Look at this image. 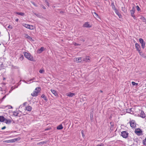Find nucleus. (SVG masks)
<instances>
[{
  "label": "nucleus",
  "instance_id": "8",
  "mask_svg": "<svg viewBox=\"0 0 146 146\" xmlns=\"http://www.w3.org/2000/svg\"><path fill=\"white\" fill-rule=\"evenodd\" d=\"M135 133L138 135H140L141 133H142V131L139 128H137L135 129Z\"/></svg>",
  "mask_w": 146,
  "mask_h": 146
},
{
  "label": "nucleus",
  "instance_id": "40",
  "mask_svg": "<svg viewBox=\"0 0 146 146\" xmlns=\"http://www.w3.org/2000/svg\"><path fill=\"white\" fill-rule=\"evenodd\" d=\"M31 3L33 5H34L35 6V7H37V5H36V4L35 3H34V2H33V1H31Z\"/></svg>",
  "mask_w": 146,
  "mask_h": 146
},
{
  "label": "nucleus",
  "instance_id": "57",
  "mask_svg": "<svg viewBox=\"0 0 146 146\" xmlns=\"http://www.w3.org/2000/svg\"><path fill=\"white\" fill-rule=\"evenodd\" d=\"M14 88H13V87H12L11 88V90H12L14 89Z\"/></svg>",
  "mask_w": 146,
  "mask_h": 146
},
{
  "label": "nucleus",
  "instance_id": "51",
  "mask_svg": "<svg viewBox=\"0 0 146 146\" xmlns=\"http://www.w3.org/2000/svg\"><path fill=\"white\" fill-rule=\"evenodd\" d=\"M93 113H90V118H91L92 117H93Z\"/></svg>",
  "mask_w": 146,
  "mask_h": 146
},
{
  "label": "nucleus",
  "instance_id": "26",
  "mask_svg": "<svg viewBox=\"0 0 146 146\" xmlns=\"http://www.w3.org/2000/svg\"><path fill=\"white\" fill-rule=\"evenodd\" d=\"M140 19L142 20L143 22L146 23V19L144 17L142 16L140 18Z\"/></svg>",
  "mask_w": 146,
  "mask_h": 146
},
{
  "label": "nucleus",
  "instance_id": "25",
  "mask_svg": "<svg viewBox=\"0 0 146 146\" xmlns=\"http://www.w3.org/2000/svg\"><path fill=\"white\" fill-rule=\"evenodd\" d=\"M63 127L62 124L58 126L57 127V129L60 130L61 129H63Z\"/></svg>",
  "mask_w": 146,
  "mask_h": 146
},
{
  "label": "nucleus",
  "instance_id": "17",
  "mask_svg": "<svg viewBox=\"0 0 146 146\" xmlns=\"http://www.w3.org/2000/svg\"><path fill=\"white\" fill-rule=\"evenodd\" d=\"M38 92H36L35 91L33 93L31 94V95L33 96H36L38 95Z\"/></svg>",
  "mask_w": 146,
  "mask_h": 146
},
{
  "label": "nucleus",
  "instance_id": "42",
  "mask_svg": "<svg viewBox=\"0 0 146 146\" xmlns=\"http://www.w3.org/2000/svg\"><path fill=\"white\" fill-rule=\"evenodd\" d=\"M34 14L38 17H40L41 16L39 14H37L36 13H34Z\"/></svg>",
  "mask_w": 146,
  "mask_h": 146
},
{
  "label": "nucleus",
  "instance_id": "20",
  "mask_svg": "<svg viewBox=\"0 0 146 146\" xmlns=\"http://www.w3.org/2000/svg\"><path fill=\"white\" fill-rule=\"evenodd\" d=\"M5 123L7 124H10L11 122V121L10 119H5Z\"/></svg>",
  "mask_w": 146,
  "mask_h": 146
},
{
  "label": "nucleus",
  "instance_id": "16",
  "mask_svg": "<svg viewBox=\"0 0 146 146\" xmlns=\"http://www.w3.org/2000/svg\"><path fill=\"white\" fill-rule=\"evenodd\" d=\"M134 110V108H131L130 109H127V111L128 113H129L131 114H132V113H131V112H133V110Z\"/></svg>",
  "mask_w": 146,
  "mask_h": 146
},
{
  "label": "nucleus",
  "instance_id": "64",
  "mask_svg": "<svg viewBox=\"0 0 146 146\" xmlns=\"http://www.w3.org/2000/svg\"><path fill=\"white\" fill-rule=\"evenodd\" d=\"M48 130V129H46L45 130Z\"/></svg>",
  "mask_w": 146,
  "mask_h": 146
},
{
  "label": "nucleus",
  "instance_id": "54",
  "mask_svg": "<svg viewBox=\"0 0 146 146\" xmlns=\"http://www.w3.org/2000/svg\"><path fill=\"white\" fill-rule=\"evenodd\" d=\"M80 40L82 41L83 42H84L85 41V40L83 39H80Z\"/></svg>",
  "mask_w": 146,
  "mask_h": 146
},
{
  "label": "nucleus",
  "instance_id": "32",
  "mask_svg": "<svg viewBox=\"0 0 146 146\" xmlns=\"http://www.w3.org/2000/svg\"><path fill=\"white\" fill-rule=\"evenodd\" d=\"M40 88L37 87L36 88L35 91L36 92H38V93L40 91Z\"/></svg>",
  "mask_w": 146,
  "mask_h": 146
},
{
  "label": "nucleus",
  "instance_id": "5",
  "mask_svg": "<svg viewBox=\"0 0 146 146\" xmlns=\"http://www.w3.org/2000/svg\"><path fill=\"white\" fill-rule=\"evenodd\" d=\"M23 26L26 28L30 29L32 30L33 29L34 27L33 25H30L27 24H23Z\"/></svg>",
  "mask_w": 146,
  "mask_h": 146
},
{
  "label": "nucleus",
  "instance_id": "14",
  "mask_svg": "<svg viewBox=\"0 0 146 146\" xmlns=\"http://www.w3.org/2000/svg\"><path fill=\"white\" fill-rule=\"evenodd\" d=\"M114 11L116 14L119 16V18H120L121 16V14L119 13L117 9H115V10H114Z\"/></svg>",
  "mask_w": 146,
  "mask_h": 146
},
{
  "label": "nucleus",
  "instance_id": "47",
  "mask_svg": "<svg viewBox=\"0 0 146 146\" xmlns=\"http://www.w3.org/2000/svg\"><path fill=\"white\" fill-rule=\"evenodd\" d=\"M74 45L75 46H80V44H79L78 43H74Z\"/></svg>",
  "mask_w": 146,
  "mask_h": 146
},
{
  "label": "nucleus",
  "instance_id": "36",
  "mask_svg": "<svg viewBox=\"0 0 146 146\" xmlns=\"http://www.w3.org/2000/svg\"><path fill=\"white\" fill-rule=\"evenodd\" d=\"M131 84L133 86H137L138 85V83H136L134 82H131Z\"/></svg>",
  "mask_w": 146,
  "mask_h": 146
},
{
  "label": "nucleus",
  "instance_id": "23",
  "mask_svg": "<svg viewBox=\"0 0 146 146\" xmlns=\"http://www.w3.org/2000/svg\"><path fill=\"white\" fill-rule=\"evenodd\" d=\"M111 6L112 7V9L114 10H115V9H116V8L115 7V6L114 5V2H112L111 3Z\"/></svg>",
  "mask_w": 146,
  "mask_h": 146
},
{
  "label": "nucleus",
  "instance_id": "28",
  "mask_svg": "<svg viewBox=\"0 0 146 146\" xmlns=\"http://www.w3.org/2000/svg\"><path fill=\"white\" fill-rule=\"evenodd\" d=\"M16 14L21 16H23L24 15V13L22 12H16Z\"/></svg>",
  "mask_w": 146,
  "mask_h": 146
},
{
  "label": "nucleus",
  "instance_id": "44",
  "mask_svg": "<svg viewBox=\"0 0 146 146\" xmlns=\"http://www.w3.org/2000/svg\"><path fill=\"white\" fill-rule=\"evenodd\" d=\"M13 68H14L15 69H18L19 68L18 66H13Z\"/></svg>",
  "mask_w": 146,
  "mask_h": 146
},
{
  "label": "nucleus",
  "instance_id": "27",
  "mask_svg": "<svg viewBox=\"0 0 146 146\" xmlns=\"http://www.w3.org/2000/svg\"><path fill=\"white\" fill-rule=\"evenodd\" d=\"M93 15L95 18H99V17L98 15L96 12H94Z\"/></svg>",
  "mask_w": 146,
  "mask_h": 146
},
{
  "label": "nucleus",
  "instance_id": "29",
  "mask_svg": "<svg viewBox=\"0 0 146 146\" xmlns=\"http://www.w3.org/2000/svg\"><path fill=\"white\" fill-rule=\"evenodd\" d=\"M44 1L45 3L46 4V5L48 7L50 6V4L48 2L47 0H44Z\"/></svg>",
  "mask_w": 146,
  "mask_h": 146
},
{
  "label": "nucleus",
  "instance_id": "22",
  "mask_svg": "<svg viewBox=\"0 0 146 146\" xmlns=\"http://www.w3.org/2000/svg\"><path fill=\"white\" fill-rule=\"evenodd\" d=\"M140 116L143 118H144L145 117V114L144 113V112L143 111H141V113L140 114Z\"/></svg>",
  "mask_w": 146,
  "mask_h": 146
},
{
  "label": "nucleus",
  "instance_id": "4",
  "mask_svg": "<svg viewBox=\"0 0 146 146\" xmlns=\"http://www.w3.org/2000/svg\"><path fill=\"white\" fill-rule=\"evenodd\" d=\"M121 135L124 138H126L127 137L128 133L126 131L121 132Z\"/></svg>",
  "mask_w": 146,
  "mask_h": 146
},
{
  "label": "nucleus",
  "instance_id": "30",
  "mask_svg": "<svg viewBox=\"0 0 146 146\" xmlns=\"http://www.w3.org/2000/svg\"><path fill=\"white\" fill-rule=\"evenodd\" d=\"M121 8L122 10L125 13L127 11V10H126L125 7H122Z\"/></svg>",
  "mask_w": 146,
  "mask_h": 146
},
{
  "label": "nucleus",
  "instance_id": "58",
  "mask_svg": "<svg viewBox=\"0 0 146 146\" xmlns=\"http://www.w3.org/2000/svg\"><path fill=\"white\" fill-rule=\"evenodd\" d=\"M83 132H84V131H82V134L83 136V135H83Z\"/></svg>",
  "mask_w": 146,
  "mask_h": 146
},
{
  "label": "nucleus",
  "instance_id": "15",
  "mask_svg": "<svg viewBox=\"0 0 146 146\" xmlns=\"http://www.w3.org/2000/svg\"><path fill=\"white\" fill-rule=\"evenodd\" d=\"M139 55L141 56L142 57L145 58L146 57V56L145 53H143L141 51L138 52Z\"/></svg>",
  "mask_w": 146,
  "mask_h": 146
},
{
  "label": "nucleus",
  "instance_id": "13",
  "mask_svg": "<svg viewBox=\"0 0 146 146\" xmlns=\"http://www.w3.org/2000/svg\"><path fill=\"white\" fill-rule=\"evenodd\" d=\"M51 92L52 93L54 94V95L56 96H58V94L56 91H55L54 90L51 89L50 90Z\"/></svg>",
  "mask_w": 146,
  "mask_h": 146
},
{
  "label": "nucleus",
  "instance_id": "55",
  "mask_svg": "<svg viewBox=\"0 0 146 146\" xmlns=\"http://www.w3.org/2000/svg\"><path fill=\"white\" fill-rule=\"evenodd\" d=\"M64 11H60V13H64Z\"/></svg>",
  "mask_w": 146,
  "mask_h": 146
},
{
  "label": "nucleus",
  "instance_id": "31",
  "mask_svg": "<svg viewBox=\"0 0 146 146\" xmlns=\"http://www.w3.org/2000/svg\"><path fill=\"white\" fill-rule=\"evenodd\" d=\"M143 145L146 146V137L144 140H143Z\"/></svg>",
  "mask_w": 146,
  "mask_h": 146
},
{
  "label": "nucleus",
  "instance_id": "24",
  "mask_svg": "<svg viewBox=\"0 0 146 146\" xmlns=\"http://www.w3.org/2000/svg\"><path fill=\"white\" fill-rule=\"evenodd\" d=\"M44 49V48L43 47H41L39 50H38V52L39 53H41L43 50Z\"/></svg>",
  "mask_w": 146,
  "mask_h": 146
},
{
  "label": "nucleus",
  "instance_id": "48",
  "mask_svg": "<svg viewBox=\"0 0 146 146\" xmlns=\"http://www.w3.org/2000/svg\"><path fill=\"white\" fill-rule=\"evenodd\" d=\"M41 7H42V8L44 9H46V7H44L43 5H41Z\"/></svg>",
  "mask_w": 146,
  "mask_h": 146
},
{
  "label": "nucleus",
  "instance_id": "50",
  "mask_svg": "<svg viewBox=\"0 0 146 146\" xmlns=\"http://www.w3.org/2000/svg\"><path fill=\"white\" fill-rule=\"evenodd\" d=\"M6 128V126H4L3 127H2L1 128V129L2 130H3V129H5Z\"/></svg>",
  "mask_w": 146,
  "mask_h": 146
},
{
  "label": "nucleus",
  "instance_id": "62",
  "mask_svg": "<svg viewBox=\"0 0 146 146\" xmlns=\"http://www.w3.org/2000/svg\"><path fill=\"white\" fill-rule=\"evenodd\" d=\"M5 78H3V80H5Z\"/></svg>",
  "mask_w": 146,
  "mask_h": 146
},
{
  "label": "nucleus",
  "instance_id": "41",
  "mask_svg": "<svg viewBox=\"0 0 146 146\" xmlns=\"http://www.w3.org/2000/svg\"><path fill=\"white\" fill-rule=\"evenodd\" d=\"M136 8L137 10L138 11H140L141 10V9L139 7V6L138 5L137 6H136Z\"/></svg>",
  "mask_w": 146,
  "mask_h": 146
},
{
  "label": "nucleus",
  "instance_id": "37",
  "mask_svg": "<svg viewBox=\"0 0 146 146\" xmlns=\"http://www.w3.org/2000/svg\"><path fill=\"white\" fill-rule=\"evenodd\" d=\"M139 42L141 44L143 43V42H144V41L143 39L141 38H140L139 39Z\"/></svg>",
  "mask_w": 146,
  "mask_h": 146
},
{
  "label": "nucleus",
  "instance_id": "35",
  "mask_svg": "<svg viewBox=\"0 0 146 146\" xmlns=\"http://www.w3.org/2000/svg\"><path fill=\"white\" fill-rule=\"evenodd\" d=\"M141 44V47L143 48H144L145 47V42H144Z\"/></svg>",
  "mask_w": 146,
  "mask_h": 146
},
{
  "label": "nucleus",
  "instance_id": "43",
  "mask_svg": "<svg viewBox=\"0 0 146 146\" xmlns=\"http://www.w3.org/2000/svg\"><path fill=\"white\" fill-rule=\"evenodd\" d=\"M96 146H104V144L102 143L100 144L97 145H96Z\"/></svg>",
  "mask_w": 146,
  "mask_h": 146
},
{
  "label": "nucleus",
  "instance_id": "2",
  "mask_svg": "<svg viewBox=\"0 0 146 146\" xmlns=\"http://www.w3.org/2000/svg\"><path fill=\"white\" fill-rule=\"evenodd\" d=\"M20 139L19 138H15L12 139H10L8 140L5 141H4L7 143H13L15 142L16 141L19 140Z\"/></svg>",
  "mask_w": 146,
  "mask_h": 146
},
{
  "label": "nucleus",
  "instance_id": "3",
  "mask_svg": "<svg viewBox=\"0 0 146 146\" xmlns=\"http://www.w3.org/2000/svg\"><path fill=\"white\" fill-rule=\"evenodd\" d=\"M135 9L134 7H133L132 8V9L131 10H130V13L131 14V16L133 17V18L134 19H135L136 18V17H135V16L134 15V13H135Z\"/></svg>",
  "mask_w": 146,
  "mask_h": 146
},
{
  "label": "nucleus",
  "instance_id": "59",
  "mask_svg": "<svg viewBox=\"0 0 146 146\" xmlns=\"http://www.w3.org/2000/svg\"><path fill=\"white\" fill-rule=\"evenodd\" d=\"M100 92H101V93L103 92V91H102V90H100Z\"/></svg>",
  "mask_w": 146,
  "mask_h": 146
},
{
  "label": "nucleus",
  "instance_id": "46",
  "mask_svg": "<svg viewBox=\"0 0 146 146\" xmlns=\"http://www.w3.org/2000/svg\"><path fill=\"white\" fill-rule=\"evenodd\" d=\"M8 28L9 29H12L13 27L9 25L8 27Z\"/></svg>",
  "mask_w": 146,
  "mask_h": 146
},
{
  "label": "nucleus",
  "instance_id": "45",
  "mask_svg": "<svg viewBox=\"0 0 146 146\" xmlns=\"http://www.w3.org/2000/svg\"><path fill=\"white\" fill-rule=\"evenodd\" d=\"M23 59V56L22 55L20 58V59L21 60H22Z\"/></svg>",
  "mask_w": 146,
  "mask_h": 146
},
{
  "label": "nucleus",
  "instance_id": "61",
  "mask_svg": "<svg viewBox=\"0 0 146 146\" xmlns=\"http://www.w3.org/2000/svg\"><path fill=\"white\" fill-rule=\"evenodd\" d=\"M25 82L26 83H27V82H26V81L25 80H24L23 81Z\"/></svg>",
  "mask_w": 146,
  "mask_h": 146
},
{
  "label": "nucleus",
  "instance_id": "60",
  "mask_svg": "<svg viewBox=\"0 0 146 146\" xmlns=\"http://www.w3.org/2000/svg\"><path fill=\"white\" fill-rule=\"evenodd\" d=\"M32 80H33V79H30V80H29V81H32Z\"/></svg>",
  "mask_w": 146,
  "mask_h": 146
},
{
  "label": "nucleus",
  "instance_id": "10",
  "mask_svg": "<svg viewBox=\"0 0 146 146\" xmlns=\"http://www.w3.org/2000/svg\"><path fill=\"white\" fill-rule=\"evenodd\" d=\"M135 48L138 52H139L140 51L141 47L137 43H136L135 44Z\"/></svg>",
  "mask_w": 146,
  "mask_h": 146
},
{
  "label": "nucleus",
  "instance_id": "52",
  "mask_svg": "<svg viewBox=\"0 0 146 146\" xmlns=\"http://www.w3.org/2000/svg\"><path fill=\"white\" fill-rule=\"evenodd\" d=\"M27 104V102H25L23 104V105L24 106H25Z\"/></svg>",
  "mask_w": 146,
  "mask_h": 146
},
{
  "label": "nucleus",
  "instance_id": "49",
  "mask_svg": "<svg viewBox=\"0 0 146 146\" xmlns=\"http://www.w3.org/2000/svg\"><path fill=\"white\" fill-rule=\"evenodd\" d=\"M6 97V95H5V96H4L3 97V98L1 99V101H3Z\"/></svg>",
  "mask_w": 146,
  "mask_h": 146
},
{
  "label": "nucleus",
  "instance_id": "63",
  "mask_svg": "<svg viewBox=\"0 0 146 146\" xmlns=\"http://www.w3.org/2000/svg\"><path fill=\"white\" fill-rule=\"evenodd\" d=\"M34 78H33V79H32L33 80H34Z\"/></svg>",
  "mask_w": 146,
  "mask_h": 146
},
{
  "label": "nucleus",
  "instance_id": "9",
  "mask_svg": "<svg viewBox=\"0 0 146 146\" xmlns=\"http://www.w3.org/2000/svg\"><path fill=\"white\" fill-rule=\"evenodd\" d=\"M81 59V57L75 58L74 59V61L77 62H81L82 61Z\"/></svg>",
  "mask_w": 146,
  "mask_h": 146
},
{
  "label": "nucleus",
  "instance_id": "11",
  "mask_svg": "<svg viewBox=\"0 0 146 146\" xmlns=\"http://www.w3.org/2000/svg\"><path fill=\"white\" fill-rule=\"evenodd\" d=\"M25 37L26 38H27L29 40L31 41H33V42L35 41L30 36L28 35V34H25Z\"/></svg>",
  "mask_w": 146,
  "mask_h": 146
},
{
  "label": "nucleus",
  "instance_id": "38",
  "mask_svg": "<svg viewBox=\"0 0 146 146\" xmlns=\"http://www.w3.org/2000/svg\"><path fill=\"white\" fill-rule=\"evenodd\" d=\"M18 113L17 111H14L13 112V115L15 116H18Z\"/></svg>",
  "mask_w": 146,
  "mask_h": 146
},
{
  "label": "nucleus",
  "instance_id": "19",
  "mask_svg": "<svg viewBox=\"0 0 146 146\" xmlns=\"http://www.w3.org/2000/svg\"><path fill=\"white\" fill-rule=\"evenodd\" d=\"M5 120V118L3 116H0V121L1 122H4Z\"/></svg>",
  "mask_w": 146,
  "mask_h": 146
},
{
  "label": "nucleus",
  "instance_id": "34",
  "mask_svg": "<svg viewBox=\"0 0 146 146\" xmlns=\"http://www.w3.org/2000/svg\"><path fill=\"white\" fill-rule=\"evenodd\" d=\"M46 143V142L45 141H42L41 142H40L39 143H38V145H42V144H45Z\"/></svg>",
  "mask_w": 146,
  "mask_h": 146
},
{
  "label": "nucleus",
  "instance_id": "53",
  "mask_svg": "<svg viewBox=\"0 0 146 146\" xmlns=\"http://www.w3.org/2000/svg\"><path fill=\"white\" fill-rule=\"evenodd\" d=\"M110 124H111V127H113V123H112V122H110Z\"/></svg>",
  "mask_w": 146,
  "mask_h": 146
},
{
  "label": "nucleus",
  "instance_id": "12",
  "mask_svg": "<svg viewBox=\"0 0 146 146\" xmlns=\"http://www.w3.org/2000/svg\"><path fill=\"white\" fill-rule=\"evenodd\" d=\"M32 109V107L29 106H28L25 107V110L28 111H31Z\"/></svg>",
  "mask_w": 146,
  "mask_h": 146
},
{
  "label": "nucleus",
  "instance_id": "18",
  "mask_svg": "<svg viewBox=\"0 0 146 146\" xmlns=\"http://www.w3.org/2000/svg\"><path fill=\"white\" fill-rule=\"evenodd\" d=\"M67 95L70 97H72L75 95V94L74 93H72L71 92H69L68 93H67Z\"/></svg>",
  "mask_w": 146,
  "mask_h": 146
},
{
  "label": "nucleus",
  "instance_id": "6",
  "mask_svg": "<svg viewBox=\"0 0 146 146\" xmlns=\"http://www.w3.org/2000/svg\"><path fill=\"white\" fill-rule=\"evenodd\" d=\"M131 127L133 128H135L136 126V124L135 122V121L132 120L130 121L129 122Z\"/></svg>",
  "mask_w": 146,
  "mask_h": 146
},
{
  "label": "nucleus",
  "instance_id": "7",
  "mask_svg": "<svg viewBox=\"0 0 146 146\" xmlns=\"http://www.w3.org/2000/svg\"><path fill=\"white\" fill-rule=\"evenodd\" d=\"M82 27H83L90 28L92 27V25L89 23V22H86L83 24Z\"/></svg>",
  "mask_w": 146,
  "mask_h": 146
},
{
  "label": "nucleus",
  "instance_id": "39",
  "mask_svg": "<svg viewBox=\"0 0 146 146\" xmlns=\"http://www.w3.org/2000/svg\"><path fill=\"white\" fill-rule=\"evenodd\" d=\"M44 70L43 69H40L39 71V72L40 73H42L43 72H44Z\"/></svg>",
  "mask_w": 146,
  "mask_h": 146
},
{
  "label": "nucleus",
  "instance_id": "1",
  "mask_svg": "<svg viewBox=\"0 0 146 146\" xmlns=\"http://www.w3.org/2000/svg\"><path fill=\"white\" fill-rule=\"evenodd\" d=\"M23 53L24 56L25 57L30 61H34L33 57L32 56L30 53H28L25 52H24Z\"/></svg>",
  "mask_w": 146,
  "mask_h": 146
},
{
  "label": "nucleus",
  "instance_id": "33",
  "mask_svg": "<svg viewBox=\"0 0 146 146\" xmlns=\"http://www.w3.org/2000/svg\"><path fill=\"white\" fill-rule=\"evenodd\" d=\"M41 97L42 98H43L44 100H47L46 97L44 95L42 94L41 96Z\"/></svg>",
  "mask_w": 146,
  "mask_h": 146
},
{
  "label": "nucleus",
  "instance_id": "56",
  "mask_svg": "<svg viewBox=\"0 0 146 146\" xmlns=\"http://www.w3.org/2000/svg\"><path fill=\"white\" fill-rule=\"evenodd\" d=\"M15 21H16V22H18V21H19V19H15Z\"/></svg>",
  "mask_w": 146,
  "mask_h": 146
},
{
  "label": "nucleus",
  "instance_id": "21",
  "mask_svg": "<svg viewBox=\"0 0 146 146\" xmlns=\"http://www.w3.org/2000/svg\"><path fill=\"white\" fill-rule=\"evenodd\" d=\"M83 60L84 61L87 62H89L90 61V59L89 56H86V58H83Z\"/></svg>",
  "mask_w": 146,
  "mask_h": 146
}]
</instances>
